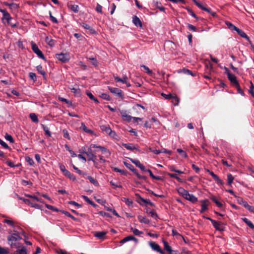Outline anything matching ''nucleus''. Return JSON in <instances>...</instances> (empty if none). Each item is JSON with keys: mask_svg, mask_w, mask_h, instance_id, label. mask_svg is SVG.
I'll return each instance as SVG.
<instances>
[{"mask_svg": "<svg viewBox=\"0 0 254 254\" xmlns=\"http://www.w3.org/2000/svg\"><path fill=\"white\" fill-rule=\"evenodd\" d=\"M178 72H179V73L182 72V73H184L185 74L191 75L192 76H195V73H193L190 70H189L188 69L185 68H183L180 71H179Z\"/></svg>", "mask_w": 254, "mask_h": 254, "instance_id": "b1692460", "label": "nucleus"}, {"mask_svg": "<svg viewBox=\"0 0 254 254\" xmlns=\"http://www.w3.org/2000/svg\"><path fill=\"white\" fill-rule=\"evenodd\" d=\"M228 78L229 80L232 83L235 84L236 86H238L239 83L237 80L236 76L231 73H228Z\"/></svg>", "mask_w": 254, "mask_h": 254, "instance_id": "dca6fc26", "label": "nucleus"}, {"mask_svg": "<svg viewBox=\"0 0 254 254\" xmlns=\"http://www.w3.org/2000/svg\"><path fill=\"white\" fill-rule=\"evenodd\" d=\"M213 226L215 228V229L217 231H224L225 230V227L221 226V224L219 222H217L216 221L213 219H210Z\"/></svg>", "mask_w": 254, "mask_h": 254, "instance_id": "6e6552de", "label": "nucleus"}, {"mask_svg": "<svg viewBox=\"0 0 254 254\" xmlns=\"http://www.w3.org/2000/svg\"><path fill=\"white\" fill-rule=\"evenodd\" d=\"M245 208L248 209L249 211L254 213V206L250 205L249 204H248L246 206Z\"/></svg>", "mask_w": 254, "mask_h": 254, "instance_id": "774afa93", "label": "nucleus"}, {"mask_svg": "<svg viewBox=\"0 0 254 254\" xmlns=\"http://www.w3.org/2000/svg\"><path fill=\"white\" fill-rule=\"evenodd\" d=\"M45 206H46V207L48 209H49L50 210H52L54 211L59 212L61 211V210H59L57 207H55L52 206L51 205H49V204H46L45 205Z\"/></svg>", "mask_w": 254, "mask_h": 254, "instance_id": "4d7b16f0", "label": "nucleus"}, {"mask_svg": "<svg viewBox=\"0 0 254 254\" xmlns=\"http://www.w3.org/2000/svg\"><path fill=\"white\" fill-rule=\"evenodd\" d=\"M12 19V18L8 12L4 14V15H3L2 18V20L3 21V23H4V20H6V22H7L8 21H11Z\"/></svg>", "mask_w": 254, "mask_h": 254, "instance_id": "f704fd0d", "label": "nucleus"}, {"mask_svg": "<svg viewBox=\"0 0 254 254\" xmlns=\"http://www.w3.org/2000/svg\"><path fill=\"white\" fill-rule=\"evenodd\" d=\"M20 199L21 200H22L25 202V203L28 204L29 205H31L32 207H37L38 206V204H33V203H32L30 201V200H29L28 199H26V198H20Z\"/></svg>", "mask_w": 254, "mask_h": 254, "instance_id": "72a5a7b5", "label": "nucleus"}, {"mask_svg": "<svg viewBox=\"0 0 254 254\" xmlns=\"http://www.w3.org/2000/svg\"><path fill=\"white\" fill-rule=\"evenodd\" d=\"M29 77L33 81H35L37 80V76H36V74L35 73L30 72L29 73Z\"/></svg>", "mask_w": 254, "mask_h": 254, "instance_id": "052dcab7", "label": "nucleus"}, {"mask_svg": "<svg viewBox=\"0 0 254 254\" xmlns=\"http://www.w3.org/2000/svg\"><path fill=\"white\" fill-rule=\"evenodd\" d=\"M146 212L155 219L156 220L158 218V215L154 210L148 211V209H146Z\"/></svg>", "mask_w": 254, "mask_h": 254, "instance_id": "58836bf2", "label": "nucleus"}, {"mask_svg": "<svg viewBox=\"0 0 254 254\" xmlns=\"http://www.w3.org/2000/svg\"><path fill=\"white\" fill-rule=\"evenodd\" d=\"M135 195L137 197V201L141 205H143L146 202V199L141 197V196L137 193L135 194Z\"/></svg>", "mask_w": 254, "mask_h": 254, "instance_id": "c9c22d12", "label": "nucleus"}, {"mask_svg": "<svg viewBox=\"0 0 254 254\" xmlns=\"http://www.w3.org/2000/svg\"><path fill=\"white\" fill-rule=\"evenodd\" d=\"M81 128L86 132L89 133L90 134L93 133V131L91 129H88L86 126L83 123H82Z\"/></svg>", "mask_w": 254, "mask_h": 254, "instance_id": "49530a36", "label": "nucleus"}, {"mask_svg": "<svg viewBox=\"0 0 254 254\" xmlns=\"http://www.w3.org/2000/svg\"><path fill=\"white\" fill-rule=\"evenodd\" d=\"M29 116L32 122L34 123L38 122L39 120L38 117L35 113H31Z\"/></svg>", "mask_w": 254, "mask_h": 254, "instance_id": "c03bdc74", "label": "nucleus"}, {"mask_svg": "<svg viewBox=\"0 0 254 254\" xmlns=\"http://www.w3.org/2000/svg\"><path fill=\"white\" fill-rule=\"evenodd\" d=\"M237 33L242 37L245 38L248 41L250 42V38L247 36V35L241 29H240L239 28L237 29Z\"/></svg>", "mask_w": 254, "mask_h": 254, "instance_id": "4be33fe9", "label": "nucleus"}, {"mask_svg": "<svg viewBox=\"0 0 254 254\" xmlns=\"http://www.w3.org/2000/svg\"><path fill=\"white\" fill-rule=\"evenodd\" d=\"M113 170L116 172H119L124 175H127V171L124 170L120 169L117 167H114Z\"/></svg>", "mask_w": 254, "mask_h": 254, "instance_id": "09e8293b", "label": "nucleus"}, {"mask_svg": "<svg viewBox=\"0 0 254 254\" xmlns=\"http://www.w3.org/2000/svg\"><path fill=\"white\" fill-rule=\"evenodd\" d=\"M21 234L24 237H26L25 233L23 230H21V232L13 231V233H12L11 235L8 236L7 240L8 244L11 246V248H20V246L17 245L16 242L22 239L20 236Z\"/></svg>", "mask_w": 254, "mask_h": 254, "instance_id": "f257e3e1", "label": "nucleus"}, {"mask_svg": "<svg viewBox=\"0 0 254 254\" xmlns=\"http://www.w3.org/2000/svg\"><path fill=\"white\" fill-rule=\"evenodd\" d=\"M122 145L126 149L131 151H133L134 150H139L138 148L136 147L131 143H123Z\"/></svg>", "mask_w": 254, "mask_h": 254, "instance_id": "aec40b11", "label": "nucleus"}, {"mask_svg": "<svg viewBox=\"0 0 254 254\" xmlns=\"http://www.w3.org/2000/svg\"><path fill=\"white\" fill-rule=\"evenodd\" d=\"M32 49L33 51L41 59L45 60V58L42 52V51L39 49L37 45L33 43L32 44Z\"/></svg>", "mask_w": 254, "mask_h": 254, "instance_id": "39448f33", "label": "nucleus"}, {"mask_svg": "<svg viewBox=\"0 0 254 254\" xmlns=\"http://www.w3.org/2000/svg\"><path fill=\"white\" fill-rule=\"evenodd\" d=\"M63 136L64 137V138H67L68 140H70V137L69 136V133L67 131V130L66 129H64L63 130Z\"/></svg>", "mask_w": 254, "mask_h": 254, "instance_id": "680f3d73", "label": "nucleus"}, {"mask_svg": "<svg viewBox=\"0 0 254 254\" xmlns=\"http://www.w3.org/2000/svg\"><path fill=\"white\" fill-rule=\"evenodd\" d=\"M107 234V232L105 231H99L95 232L94 236L96 237L98 239H104L106 235Z\"/></svg>", "mask_w": 254, "mask_h": 254, "instance_id": "f3484780", "label": "nucleus"}, {"mask_svg": "<svg viewBox=\"0 0 254 254\" xmlns=\"http://www.w3.org/2000/svg\"><path fill=\"white\" fill-rule=\"evenodd\" d=\"M19 7V5L15 3H10L9 8L12 10L17 9Z\"/></svg>", "mask_w": 254, "mask_h": 254, "instance_id": "bf43d9fd", "label": "nucleus"}, {"mask_svg": "<svg viewBox=\"0 0 254 254\" xmlns=\"http://www.w3.org/2000/svg\"><path fill=\"white\" fill-rule=\"evenodd\" d=\"M87 179L89 180L90 182L92 184H93V185H94L96 186L99 185V184H98L97 181L95 179H94L93 177H92L91 176H88Z\"/></svg>", "mask_w": 254, "mask_h": 254, "instance_id": "864d4df0", "label": "nucleus"}, {"mask_svg": "<svg viewBox=\"0 0 254 254\" xmlns=\"http://www.w3.org/2000/svg\"><path fill=\"white\" fill-rule=\"evenodd\" d=\"M101 128L102 130L105 131L111 136H113L115 134V131H112L110 127L106 126H102Z\"/></svg>", "mask_w": 254, "mask_h": 254, "instance_id": "2eb2a0df", "label": "nucleus"}, {"mask_svg": "<svg viewBox=\"0 0 254 254\" xmlns=\"http://www.w3.org/2000/svg\"><path fill=\"white\" fill-rule=\"evenodd\" d=\"M45 42L50 46L54 45V40L48 36L46 37Z\"/></svg>", "mask_w": 254, "mask_h": 254, "instance_id": "a19ab883", "label": "nucleus"}, {"mask_svg": "<svg viewBox=\"0 0 254 254\" xmlns=\"http://www.w3.org/2000/svg\"><path fill=\"white\" fill-rule=\"evenodd\" d=\"M187 26L189 30L195 32L196 31V28L194 26L190 24H187Z\"/></svg>", "mask_w": 254, "mask_h": 254, "instance_id": "338daca9", "label": "nucleus"}, {"mask_svg": "<svg viewBox=\"0 0 254 254\" xmlns=\"http://www.w3.org/2000/svg\"><path fill=\"white\" fill-rule=\"evenodd\" d=\"M67 6L75 13H77L79 11V7L78 5L72 4L70 3H68Z\"/></svg>", "mask_w": 254, "mask_h": 254, "instance_id": "5701e85b", "label": "nucleus"}, {"mask_svg": "<svg viewBox=\"0 0 254 254\" xmlns=\"http://www.w3.org/2000/svg\"><path fill=\"white\" fill-rule=\"evenodd\" d=\"M163 244L164 247V249L168 252H170L172 250L171 247L169 246L168 243L166 241H163Z\"/></svg>", "mask_w": 254, "mask_h": 254, "instance_id": "de8ad7c7", "label": "nucleus"}, {"mask_svg": "<svg viewBox=\"0 0 254 254\" xmlns=\"http://www.w3.org/2000/svg\"><path fill=\"white\" fill-rule=\"evenodd\" d=\"M178 193L182 196H183L185 199L190 201L192 203H196L198 200L196 197H195L192 194H190L188 190H185L183 188H180L178 189Z\"/></svg>", "mask_w": 254, "mask_h": 254, "instance_id": "f03ea898", "label": "nucleus"}, {"mask_svg": "<svg viewBox=\"0 0 254 254\" xmlns=\"http://www.w3.org/2000/svg\"><path fill=\"white\" fill-rule=\"evenodd\" d=\"M115 81L119 85H126V87H129L130 83L128 82V79L127 76H125L123 78H120L117 76L114 75Z\"/></svg>", "mask_w": 254, "mask_h": 254, "instance_id": "7ed1b4c3", "label": "nucleus"}, {"mask_svg": "<svg viewBox=\"0 0 254 254\" xmlns=\"http://www.w3.org/2000/svg\"><path fill=\"white\" fill-rule=\"evenodd\" d=\"M56 57L63 63H66L69 60V55L66 53L57 54Z\"/></svg>", "mask_w": 254, "mask_h": 254, "instance_id": "20e7f679", "label": "nucleus"}, {"mask_svg": "<svg viewBox=\"0 0 254 254\" xmlns=\"http://www.w3.org/2000/svg\"><path fill=\"white\" fill-rule=\"evenodd\" d=\"M125 165L130 171H131L134 174L137 171L136 169L134 168V166L131 164L128 163L126 162H124Z\"/></svg>", "mask_w": 254, "mask_h": 254, "instance_id": "cd10ccee", "label": "nucleus"}, {"mask_svg": "<svg viewBox=\"0 0 254 254\" xmlns=\"http://www.w3.org/2000/svg\"><path fill=\"white\" fill-rule=\"evenodd\" d=\"M138 219L140 223L148 224L150 223V220L146 217L139 215L138 216Z\"/></svg>", "mask_w": 254, "mask_h": 254, "instance_id": "bb28decb", "label": "nucleus"}, {"mask_svg": "<svg viewBox=\"0 0 254 254\" xmlns=\"http://www.w3.org/2000/svg\"><path fill=\"white\" fill-rule=\"evenodd\" d=\"M38 73L42 74L43 76V77L46 78V72L43 68V67L41 65H39L36 67Z\"/></svg>", "mask_w": 254, "mask_h": 254, "instance_id": "c756f323", "label": "nucleus"}, {"mask_svg": "<svg viewBox=\"0 0 254 254\" xmlns=\"http://www.w3.org/2000/svg\"><path fill=\"white\" fill-rule=\"evenodd\" d=\"M0 144L5 149H10L9 146L0 138Z\"/></svg>", "mask_w": 254, "mask_h": 254, "instance_id": "e2e57ef3", "label": "nucleus"}, {"mask_svg": "<svg viewBox=\"0 0 254 254\" xmlns=\"http://www.w3.org/2000/svg\"><path fill=\"white\" fill-rule=\"evenodd\" d=\"M155 5L156 7L159 9L161 11L165 12V8L162 6H161V3L159 1H155Z\"/></svg>", "mask_w": 254, "mask_h": 254, "instance_id": "e433bc0d", "label": "nucleus"}, {"mask_svg": "<svg viewBox=\"0 0 254 254\" xmlns=\"http://www.w3.org/2000/svg\"><path fill=\"white\" fill-rule=\"evenodd\" d=\"M165 99L170 100L171 102L174 106H177L178 105V103L180 101V99L178 98V96H164Z\"/></svg>", "mask_w": 254, "mask_h": 254, "instance_id": "9d476101", "label": "nucleus"}, {"mask_svg": "<svg viewBox=\"0 0 254 254\" xmlns=\"http://www.w3.org/2000/svg\"><path fill=\"white\" fill-rule=\"evenodd\" d=\"M63 174L71 180L75 181L76 180L75 177L67 170Z\"/></svg>", "mask_w": 254, "mask_h": 254, "instance_id": "a878e982", "label": "nucleus"}, {"mask_svg": "<svg viewBox=\"0 0 254 254\" xmlns=\"http://www.w3.org/2000/svg\"><path fill=\"white\" fill-rule=\"evenodd\" d=\"M225 23L227 25V26H228V27L232 30L236 31L237 29L238 28V27L235 26L234 25H233L232 23H231L229 21H226Z\"/></svg>", "mask_w": 254, "mask_h": 254, "instance_id": "79ce46f5", "label": "nucleus"}, {"mask_svg": "<svg viewBox=\"0 0 254 254\" xmlns=\"http://www.w3.org/2000/svg\"><path fill=\"white\" fill-rule=\"evenodd\" d=\"M130 230L133 234L136 236H140L141 234H143V232L140 231L138 229L132 227H131Z\"/></svg>", "mask_w": 254, "mask_h": 254, "instance_id": "37998d69", "label": "nucleus"}, {"mask_svg": "<svg viewBox=\"0 0 254 254\" xmlns=\"http://www.w3.org/2000/svg\"><path fill=\"white\" fill-rule=\"evenodd\" d=\"M96 10L100 13H102V6L100 4L97 3V6L96 7Z\"/></svg>", "mask_w": 254, "mask_h": 254, "instance_id": "69168bd1", "label": "nucleus"}, {"mask_svg": "<svg viewBox=\"0 0 254 254\" xmlns=\"http://www.w3.org/2000/svg\"><path fill=\"white\" fill-rule=\"evenodd\" d=\"M242 220L250 228L254 229V225L250 220L247 218H243Z\"/></svg>", "mask_w": 254, "mask_h": 254, "instance_id": "7c9ffc66", "label": "nucleus"}, {"mask_svg": "<svg viewBox=\"0 0 254 254\" xmlns=\"http://www.w3.org/2000/svg\"><path fill=\"white\" fill-rule=\"evenodd\" d=\"M124 200L123 201H124L125 202V203L128 206H131L132 205V201L128 198H125L124 197L123 198Z\"/></svg>", "mask_w": 254, "mask_h": 254, "instance_id": "0e129e2a", "label": "nucleus"}, {"mask_svg": "<svg viewBox=\"0 0 254 254\" xmlns=\"http://www.w3.org/2000/svg\"><path fill=\"white\" fill-rule=\"evenodd\" d=\"M177 152L183 157L187 158L188 157L187 154L185 151L181 148H178L177 150Z\"/></svg>", "mask_w": 254, "mask_h": 254, "instance_id": "6e6d98bb", "label": "nucleus"}, {"mask_svg": "<svg viewBox=\"0 0 254 254\" xmlns=\"http://www.w3.org/2000/svg\"><path fill=\"white\" fill-rule=\"evenodd\" d=\"M60 212H61L62 213L64 214L66 216L70 217L74 221H78L79 220V219L78 218H75L72 215H71L69 212H68L67 211H66L64 210H61V211H60Z\"/></svg>", "mask_w": 254, "mask_h": 254, "instance_id": "473e14b6", "label": "nucleus"}, {"mask_svg": "<svg viewBox=\"0 0 254 254\" xmlns=\"http://www.w3.org/2000/svg\"><path fill=\"white\" fill-rule=\"evenodd\" d=\"M188 12L190 13V15H191L192 17H193L194 18L198 19V17L197 16V15L193 12L191 9H190V7H187L186 8Z\"/></svg>", "mask_w": 254, "mask_h": 254, "instance_id": "3c124183", "label": "nucleus"}, {"mask_svg": "<svg viewBox=\"0 0 254 254\" xmlns=\"http://www.w3.org/2000/svg\"><path fill=\"white\" fill-rule=\"evenodd\" d=\"M59 99L60 101L64 102L66 104H67L68 107H70L72 106L71 101H70L66 99H65L64 98L61 97L60 96H59Z\"/></svg>", "mask_w": 254, "mask_h": 254, "instance_id": "ea45409f", "label": "nucleus"}, {"mask_svg": "<svg viewBox=\"0 0 254 254\" xmlns=\"http://www.w3.org/2000/svg\"><path fill=\"white\" fill-rule=\"evenodd\" d=\"M41 126L45 132V134L47 135L49 137H51V131H50L49 130V128L48 127L45 126L43 124H41Z\"/></svg>", "mask_w": 254, "mask_h": 254, "instance_id": "2f4dec72", "label": "nucleus"}, {"mask_svg": "<svg viewBox=\"0 0 254 254\" xmlns=\"http://www.w3.org/2000/svg\"><path fill=\"white\" fill-rule=\"evenodd\" d=\"M150 247L152 250L157 252L160 253L161 254H166L165 253L161 250L160 246L154 242H150L149 243Z\"/></svg>", "mask_w": 254, "mask_h": 254, "instance_id": "0eeeda50", "label": "nucleus"}, {"mask_svg": "<svg viewBox=\"0 0 254 254\" xmlns=\"http://www.w3.org/2000/svg\"><path fill=\"white\" fill-rule=\"evenodd\" d=\"M108 88L112 93L115 94L116 95H122L123 92L121 89L111 87H108Z\"/></svg>", "mask_w": 254, "mask_h": 254, "instance_id": "a211bd4d", "label": "nucleus"}, {"mask_svg": "<svg viewBox=\"0 0 254 254\" xmlns=\"http://www.w3.org/2000/svg\"><path fill=\"white\" fill-rule=\"evenodd\" d=\"M131 240H132V241L135 242L136 243L138 242V239L137 238H136L135 237H134L133 236L130 235L127 237H126L125 238H124L123 239H122L120 241V243L124 244L127 242H128V241H131Z\"/></svg>", "mask_w": 254, "mask_h": 254, "instance_id": "4468645a", "label": "nucleus"}, {"mask_svg": "<svg viewBox=\"0 0 254 254\" xmlns=\"http://www.w3.org/2000/svg\"><path fill=\"white\" fill-rule=\"evenodd\" d=\"M200 202L202 203V205H201V208L200 210V213H203L205 211L207 210L208 205V203H209V201L208 199H205L200 200Z\"/></svg>", "mask_w": 254, "mask_h": 254, "instance_id": "1a4fd4ad", "label": "nucleus"}, {"mask_svg": "<svg viewBox=\"0 0 254 254\" xmlns=\"http://www.w3.org/2000/svg\"><path fill=\"white\" fill-rule=\"evenodd\" d=\"M129 159L132 163L135 164L137 167L140 168L142 171L144 172L146 170V168L144 167V166L143 165H142L139 160L131 159V158H130Z\"/></svg>", "mask_w": 254, "mask_h": 254, "instance_id": "9b49d317", "label": "nucleus"}, {"mask_svg": "<svg viewBox=\"0 0 254 254\" xmlns=\"http://www.w3.org/2000/svg\"><path fill=\"white\" fill-rule=\"evenodd\" d=\"M234 179V177L232 176L231 174H227V182L229 186H231L232 184L233 180Z\"/></svg>", "mask_w": 254, "mask_h": 254, "instance_id": "a18cd8bd", "label": "nucleus"}, {"mask_svg": "<svg viewBox=\"0 0 254 254\" xmlns=\"http://www.w3.org/2000/svg\"><path fill=\"white\" fill-rule=\"evenodd\" d=\"M82 197L86 202L92 205L94 207H96L98 206L93 201L91 200L87 196L82 195Z\"/></svg>", "mask_w": 254, "mask_h": 254, "instance_id": "c85d7f7f", "label": "nucleus"}, {"mask_svg": "<svg viewBox=\"0 0 254 254\" xmlns=\"http://www.w3.org/2000/svg\"><path fill=\"white\" fill-rule=\"evenodd\" d=\"M143 67L146 71L147 74L150 76H153V72L151 70H150L147 66L142 65L141 66Z\"/></svg>", "mask_w": 254, "mask_h": 254, "instance_id": "5fc2aeb1", "label": "nucleus"}, {"mask_svg": "<svg viewBox=\"0 0 254 254\" xmlns=\"http://www.w3.org/2000/svg\"><path fill=\"white\" fill-rule=\"evenodd\" d=\"M144 172H148L149 173V176L153 179H155V180H158V181H161L162 180V178L161 177H159V176H154L152 171L149 170V169H146V170L144 171Z\"/></svg>", "mask_w": 254, "mask_h": 254, "instance_id": "393cba45", "label": "nucleus"}, {"mask_svg": "<svg viewBox=\"0 0 254 254\" xmlns=\"http://www.w3.org/2000/svg\"><path fill=\"white\" fill-rule=\"evenodd\" d=\"M82 153L85 154L87 155L88 157V161H94L95 160H97V156L94 153L93 150H90V151H84L81 152Z\"/></svg>", "mask_w": 254, "mask_h": 254, "instance_id": "423d86ee", "label": "nucleus"}, {"mask_svg": "<svg viewBox=\"0 0 254 254\" xmlns=\"http://www.w3.org/2000/svg\"><path fill=\"white\" fill-rule=\"evenodd\" d=\"M4 138L6 140L9 141L10 143H13L14 142V140L12 136L7 133H5Z\"/></svg>", "mask_w": 254, "mask_h": 254, "instance_id": "8fccbe9b", "label": "nucleus"}, {"mask_svg": "<svg viewBox=\"0 0 254 254\" xmlns=\"http://www.w3.org/2000/svg\"><path fill=\"white\" fill-rule=\"evenodd\" d=\"M193 1L195 3V4L199 8L202 10H203L205 8V6L203 5L200 2L197 1L196 0H193Z\"/></svg>", "mask_w": 254, "mask_h": 254, "instance_id": "603ef678", "label": "nucleus"}, {"mask_svg": "<svg viewBox=\"0 0 254 254\" xmlns=\"http://www.w3.org/2000/svg\"><path fill=\"white\" fill-rule=\"evenodd\" d=\"M13 254H27L26 248L22 247L21 249L16 251Z\"/></svg>", "mask_w": 254, "mask_h": 254, "instance_id": "4c0bfd02", "label": "nucleus"}, {"mask_svg": "<svg viewBox=\"0 0 254 254\" xmlns=\"http://www.w3.org/2000/svg\"><path fill=\"white\" fill-rule=\"evenodd\" d=\"M81 25L82 27H83L84 29L88 30L90 33L91 34H95L96 31L91 27L89 25L85 23H82L81 24Z\"/></svg>", "mask_w": 254, "mask_h": 254, "instance_id": "412c9836", "label": "nucleus"}, {"mask_svg": "<svg viewBox=\"0 0 254 254\" xmlns=\"http://www.w3.org/2000/svg\"><path fill=\"white\" fill-rule=\"evenodd\" d=\"M132 23L137 27H142V23L140 19L136 15L132 16Z\"/></svg>", "mask_w": 254, "mask_h": 254, "instance_id": "ddd939ff", "label": "nucleus"}, {"mask_svg": "<svg viewBox=\"0 0 254 254\" xmlns=\"http://www.w3.org/2000/svg\"><path fill=\"white\" fill-rule=\"evenodd\" d=\"M235 197L237 199V201L239 204L246 208V206L248 204L247 201H245L241 197L235 195Z\"/></svg>", "mask_w": 254, "mask_h": 254, "instance_id": "6ab92c4d", "label": "nucleus"}, {"mask_svg": "<svg viewBox=\"0 0 254 254\" xmlns=\"http://www.w3.org/2000/svg\"><path fill=\"white\" fill-rule=\"evenodd\" d=\"M9 253V249L6 248H2L0 246V254H8Z\"/></svg>", "mask_w": 254, "mask_h": 254, "instance_id": "13d9d810", "label": "nucleus"}, {"mask_svg": "<svg viewBox=\"0 0 254 254\" xmlns=\"http://www.w3.org/2000/svg\"><path fill=\"white\" fill-rule=\"evenodd\" d=\"M120 113L124 120L127 122H130L132 118L131 116L127 114L126 111L121 110L120 111Z\"/></svg>", "mask_w": 254, "mask_h": 254, "instance_id": "f8f14e48", "label": "nucleus"}]
</instances>
